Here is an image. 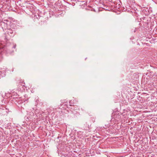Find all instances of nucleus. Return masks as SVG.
I'll list each match as a JSON object with an SVG mask.
<instances>
[{
	"label": "nucleus",
	"mask_w": 157,
	"mask_h": 157,
	"mask_svg": "<svg viewBox=\"0 0 157 157\" xmlns=\"http://www.w3.org/2000/svg\"><path fill=\"white\" fill-rule=\"evenodd\" d=\"M112 117V119L114 118L115 121H120L121 117V114H120L119 113L118 114L117 113L116 114L113 115Z\"/></svg>",
	"instance_id": "f257e3e1"
},
{
	"label": "nucleus",
	"mask_w": 157,
	"mask_h": 157,
	"mask_svg": "<svg viewBox=\"0 0 157 157\" xmlns=\"http://www.w3.org/2000/svg\"><path fill=\"white\" fill-rule=\"evenodd\" d=\"M1 25L3 30H6L8 29V25L7 23H5L4 22H2L1 23Z\"/></svg>",
	"instance_id": "f03ea898"
},
{
	"label": "nucleus",
	"mask_w": 157,
	"mask_h": 157,
	"mask_svg": "<svg viewBox=\"0 0 157 157\" xmlns=\"http://www.w3.org/2000/svg\"><path fill=\"white\" fill-rule=\"evenodd\" d=\"M7 32L8 34L10 35H12L13 34V35H14L15 34V31L10 29H7Z\"/></svg>",
	"instance_id": "7ed1b4c3"
},
{
	"label": "nucleus",
	"mask_w": 157,
	"mask_h": 157,
	"mask_svg": "<svg viewBox=\"0 0 157 157\" xmlns=\"http://www.w3.org/2000/svg\"><path fill=\"white\" fill-rule=\"evenodd\" d=\"M5 75V71L4 70L1 69V70H0V78L4 77Z\"/></svg>",
	"instance_id": "20e7f679"
},
{
	"label": "nucleus",
	"mask_w": 157,
	"mask_h": 157,
	"mask_svg": "<svg viewBox=\"0 0 157 157\" xmlns=\"http://www.w3.org/2000/svg\"><path fill=\"white\" fill-rule=\"evenodd\" d=\"M21 83H22L21 84H19L18 85V86H19V88L20 90H21V86L22 88L23 87V86H25V85H24L25 83H23L22 82Z\"/></svg>",
	"instance_id": "39448f33"
},
{
	"label": "nucleus",
	"mask_w": 157,
	"mask_h": 157,
	"mask_svg": "<svg viewBox=\"0 0 157 157\" xmlns=\"http://www.w3.org/2000/svg\"><path fill=\"white\" fill-rule=\"evenodd\" d=\"M1 109H2V110H5V111L6 112H7V109H6V108H5V107H4V108H1Z\"/></svg>",
	"instance_id": "423d86ee"
},
{
	"label": "nucleus",
	"mask_w": 157,
	"mask_h": 157,
	"mask_svg": "<svg viewBox=\"0 0 157 157\" xmlns=\"http://www.w3.org/2000/svg\"><path fill=\"white\" fill-rule=\"evenodd\" d=\"M86 128H89V125H87V123H86Z\"/></svg>",
	"instance_id": "0eeeda50"
},
{
	"label": "nucleus",
	"mask_w": 157,
	"mask_h": 157,
	"mask_svg": "<svg viewBox=\"0 0 157 157\" xmlns=\"http://www.w3.org/2000/svg\"><path fill=\"white\" fill-rule=\"evenodd\" d=\"M15 47H16V45H14L13 47V48H14V49H15Z\"/></svg>",
	"instance_id": "6e6552de"
},
{
	"label": "nucleus",
	"mask_w": 157,
	"mask_h": 157,
	"mask_svg": "<svg viewBox=\"0 0 157 157\" xmlns=\"http://www.w3.org/2000/svg\"><path fill=\"white\" fill-rule=\"evenodd\" d=\"M61 101H62V102H63V101H62V100H61Z\"/></svg>",
	"instance_id": "1a4fd4ad"
},
{
	"label": "nucleus",
	"mask_w": 157,
	"mask_h": 157,
	"mask_svg": "<svg viewBox=\"0 0 157 157\" xmlns=\"http://www.w3.org/2000/svg\"><path fill=\"white\" fill-rule=\"evenodd\" d=\"M70 106H71V104H70Z\"/></svg>",
	"instance_id": "9d476101"
}]
</instances>
